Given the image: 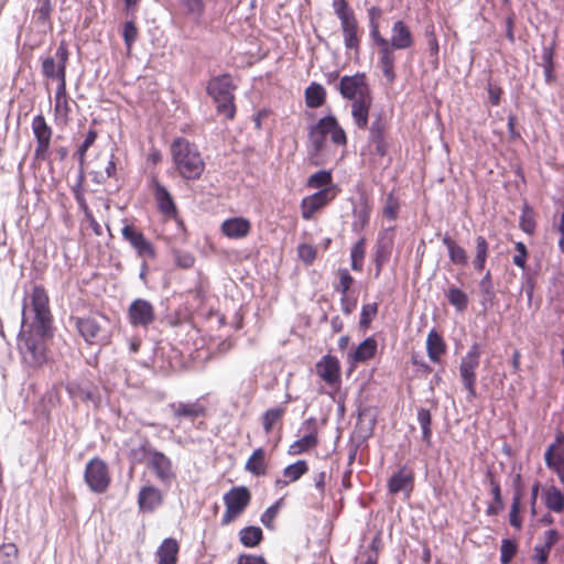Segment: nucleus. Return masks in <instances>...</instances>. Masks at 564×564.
Wrapping results in <instances>:
<instances>
[{"instance_id":"nucleus-34","label":"nucleus","mask_w":564,"mask_h":564,"mask_svg":"<svg viewBox=\"0 0 564 564\" xmlns=\"http://www.w3.org/2000/svg\"><path fill=\"white\" fill-rule=\"evenodd\" d=\"M442 242L444 246H446L449 260L453 264L462 267H466L468 264V256L466 250L455 240H453L448 235H445L442 238Z\"/></svg>"},{"instance_id":"nucleus-13","label":"nucleus","mask_w":564,"mask_h":564,"mask_svg":"<svg viewBox=\"0 0 564 564\" xmlns=\"http://www.w3.org/2000/svg\"><path fill=\"white\" fill-rule=\"evenodd\" d=\"M122 238L135 250L138 257L143 259H154L155 249L145 238L142 231L132 225H126L121 229Z\"/></svg>"},{"instance_id":"nucleus-18","label":"nucleus","mask_w":564,"mask_h":564,"mask_svg":"<svg viewBox=\"0 0 564 564\" xmlns=\"http://www.w3.org/2000/svg\"><path fill=\"white\" fill-rule=\"evenodd\" d=\"M394 241V232L392 228L384 229L377 241L375 264H376V276H378L382 270V267L389 261L392 252Z\"/></svg>"},{"instance_id":"nucleus-36","label":"nucleus","mask_w":564,"mask_h":564,"mask_svg":"<svg viewBox=\"0 0 564 564\" xmlns=\"http://www.w3.org/2000/svg\"><path fill=\"white\" fill-rule=\"evenodd\" d=\"M308 470V465L305 460H297L294 464L286 466L283 469L284 479H278L276 485L286 486L290 482L299 480Z\"/></svg>"},{"instance_id":"nucleus-37","label":"nucleus","mask_w":564,"mask_h":564,"mask_svg":"<svg viewBox=\"0 0 564 564\" xmlns=\"http://www.w3.org/2000/svg\"><path fill=\"white\" fill-rule=\"evenodd\" d=\"M245 469L253 476H262L267 471L265 451L259 447L248 458Z\"/></svg>"},{"instance_id":"nucleus-19","label":"nucleus","mask_w":564,"mask_h":564,"mask_svg":"<svg viewBox=\"0 0 564 564\" xmlns=\"http://www.w3.org/2000/svg\"><path fill=\"white\" fill-rule=\"evenodd\" d=\"M413 485L414 473L412 469L408 468L406 465L400 467L399 470L393 473L388 480V489L392 495L403 491L409 496L413 489Z\"/></svg>"},{"instance_id":"nucleus-35","label":"nucleus","mask_w":564,"mask_h":564,"mask_svg":"<svg viewBox=\"0 0 564 564\" xmlns=\"http://www.w3.org/2000/svg\"><path fill=\"white\" fill-rule=\"evenodd\" d=\"M545 507L555 513L564 511V495L554 485L545 488L542 492Z\"/></svg>"},{"instance_id":"nucleus-11","label":"nucleus","mask_w":564,"mask_h":564,"mask_svg":"<svg viewBox=\"0 0 564 564\" xmlns=\"http://www.w3.org/2000/svg\"><path fill=\"white\" fill-rule=\"evenodd\" d=\"M34 138L36 140V148L34 150V158L39 161H46L50 155L51 139L53 134L52 128L47 124L42 113L36 115L31 123Z\"/></svg>"},{"instance_id":"nucleus-4","label":"nucleus","mask_w":564,"mask_h":564,"mask_svg":"<svg viewBox=\"0 0 564 564\" xmlns=\"http://www.w3.org/2000/svg\"><path fill=\"white\" fill-rule=\"evenodd\" d=\"M171 154L180 175L185 180H198L204 170L205 162L196 144L184 138H177L171 145Z\"/></svg>"},{"instance_id":"nucleus-25","label":"nucleus","mask_w":564,"mask_h":564,"mask_svg":"<svg viewBox=\"0 0 564 564\" xmlns=\"http://www.w3.org/2000/svg\"><path fill=\"white\" fill-rule=\"evenodd\" d=\"M340 28L343 31L345 47L358 53L360 46V35L356 15L341 20Z\"/></svg>"},{"instance_id":"nucleus-6","label":"nucleus","mask_w":564,"mask_h":564,"mask_svg":"<svg viewBox=\"0 0 564 564\" xmlns=\"http://www.w3.org/2000/svg\"><path fill=\"white\" fill-rule=\"evenodd\" d=\"M225 512L223 514L220 524L223 527L230 524L239 518L249 506L251 494L245 486L232 487L224 495Z\"/></svg>"},{"instance_id":"nucleus-39","label":"nucleus","mask_w":564,"mask_h":564,"mask_svg":"<svg viewBox=\"0 0 564 564\" xmlns=\"http://www.w3.org/2000/svg\"><path fill=\"white\" fill-rule=\"evenodd\" d=\"M377 351V340L368 337L361 341L354 351L352 359L355 362H365L372 358Z\"/></svg>"},{"instance_id":"nucleus-26","label":"nucleus","mask_w":564,"mask_h":564,"mask_svg":"<svg viewBox=\"0 0 564 564\" xmlns=\"http://www.w3.org/2000/svg\"><path fill=\"white\" fill-rule=\"evenodd\" d=\"M372 95L351 102V117L359 129H366L369 121V111L372 106Z\"/></svg>"},{"instance_id":"nucleus-1","label":"nucleus","mask_w":564,"mask_h":564,"mask_svg":"<svg viewBox=\"0 0 564 564\" xmlns=\"http://www.w3.org/2000/svg\"><path fill=\"white\" fill-rule=\"evenodd\" d=\"M21 328L54 330L50 299L42 285H33L23 299Z\"/></svg>"},{"instance_id":"nucleus-64","label":"nucleus","mask_w":564,"mask_h":564,"mask_svg":"<svg viewBox=\"0 0 564 564\" xmlns=\"http://www.w3.org/2000/svg\"><path fill=\"white\" fill-rule=\"evenodd\" d=\"M555 43L552 42L550 45H544L541 54V63L542 67L554 66L553 57H554Z\"/></svg>"},{"instance_id":"nucleus-50","label":"nucleus","mask_w":564,"mask_h":564,"mask_svg":"<svg viewBox=\"0 0 564 564\" xmlns=\"http://www.w3.org/2000/svg\"><path fill=\"white\" fill-rule=\"evenodd\" d=\"M518 551V544L511 539H502L500 546V563L509 564Z\"/></svg>"},{"instance_id":"nucleus-60","label":"nucleus","mask_w":564,"mask_h":564,"mask_svg":"<svg viewBox=\"0 0 564 564\" xmlns=\"http://www.w3.org/2000/svg\"><path fill=\"white\" fill-rule=\"evenodd\" d=\"M299 258L306 264H312L316 258V249L312 245L302 243L297 247Z\"/></svg>"},{"instance_id":"nucleus-62","label":"nucleus","mask_w":564,"mask_h":564,"mask_svg":"<svg viewBox=\"0 0 564 564\" xmlns=\"http://www.w3.org/2000/svg\"><path fill=\"white\" fill-rule=\"evenodd\" d=\"M334 12L339 21L354 17V11L348 7L346 0H333Z\"/></svg>"},{"instance_id":"nucleus-44","label":"nucleus","mask_w":564,"mask_h":564,"mask_svg":"<svg viewBox=\"0 0 564 564\" xmlns=\"http://www.w3.org/2000/svg\"><path fill=\"white\" fill-rule=\"evenodd\" d=\"M317 444V437L315 433H310L304 435L302 438L295 441L289 449V453L292 455H297L303 452L308 451L310 448L315 447Z\"/></svg>"},{"instance_id":"nucleus-58","label":"nucleus","mask_w":564,"mask_h":564,"mask_svg":"<svg viewBox=\"0 0 564 564\" xmlns=\"http://www.w3.org/2000/svg\"><path fill=\"white\" fill-rule=\"evenodd\" d=\"M356 220L352 223V230L360 231L362 230L370 220V212L367 207L360 208L354 212Z\"/></svg>"},{"instance_id":"nucleus-27","label":"nucleus","mask_w":564,"mask_h":564,"mask_svg":"<svg viewBox=\"0 0 564 564\" xmlns=\"http://www.w3.org/2000/svg\"><path fill=\"white\" fill-rule=\"evenodd\" d=\"M251 225L249 220L242 217L227 219L221 225V231L231 239H240L246 237L250 231Z\"/></svg>"},{"instance_id":"nucleus-63","label":"nucleus","mask_w":564,"mask_h":564,"mask_svg":"<svg viewBox=\"0 0 564 564\" xmlns=\"http://www.w3.org/2000/svg\"><path fill=\"white\" fill-rule=\"evenodd\" d=\"M516 250H517V254L513 256V263L521 268V269H525V262H527V258H528V250H527V247L523 242L519 241L516 243Z\"/></svg>"},{"instance_id":"nucleus-21","label":"nucleus","mask_w":564,"mask_h":564,"mask_svg":"<svg viewBox=\"0 0 564 564\" xmlns=\"http://www.w3.org/2000/svg\"><path fill=\"white\" fill-rule=\"evenodd\" d=\"M388 44L397 50H408L414 44V35L409 25L398 20L392 24L391 37L388 39Z\"/></svg>"},{"instance_id":"nucleus-7","label":"nucleus","mask_w":564,"mask_h":564,"mask_svg":"<svg viewBox=\"0 0 564 564\" xmlns=\"http://www.w3.org/2000/svg\"><path fill=\"white\" fill-rule=\"evenodd\" d=\"M480 345L474 343L460 360L459 375L469 399L476 398V370L480 362Z\"/></svg>"},{"instance_id":"nucleus-47","label":"nucleus","mask_w":564,"mask_h":564,"mask_svg":"<svg viewBox=\"0 0 564 564\" xmlns=\"http://www.w3.org/2000/svg\"><path fill=\"white\" fill-rule=\"evenodd\" d=\"M333 182V176L330 171L321 170L316 173L312 174L307 180V186L310 188H326Z\"/></svg>"},{"instance_id":"nucleus-33","label":"nucleus","mask_w":564,"mask_h":564,"mask_svg":"<svg viewBox=\"0 0 564 564\" xmlns=\"http://www.w3.org/2000/svg\"><path fill=\"white\" fill-rule=\"evenodd\" d=\"M427 356L433 362H438L441 356L446 351V345L443 337L433 328L426 338Z\"/></svg>"},{"instance_id":"nucleus-10","label":"nucleus","mask_w":564,"mask_h":564,"mask_svg":"<svg viewBox=\"0 0 564 564\" xmlns=\"http://www.w3.org/2000/svg\"><path fill=\"white\" fill-rule=\"evenodd\" d=\"M69 58V51L65 41H62L54 56L42 58L41 72L47 79L55 80L66 74V66Z\"/></svg>"},{"instance_id":"nucleus-51","label":"nucleus","mask_w":564,"mask_h":564,"mask_svg":"<svg viewBox=\"0 0 564 564\" xmlns=\"http://www.w3.org/2000/svg\"><path fill=\"white\" fill-rule=\"evenodd\" d=\"M284 411L285 410L283 408H273L263 413L262 424L267 434L272 431L274 423L283 416Z\"/></svg>"},{"instance_id":"nucleus-41","label":"nucleus","mask_w":564,"mask_h":564,"mask_svg":"<svg viewBox=\"0 0 564 564\" xmlns=\"http://www.w3.org/2000/svg\"><path fill=\"white\" fill-rule=\"evenodd\" d=\"M476 256L473 261L474 268L477 271H482L485 268V263L488 257L489 246L485 237L477 236L476 237Z\"/></svg>"},{"instance_id":"nucleus-57","label":"nucleus","mask_w":564,"mask_h":564,"mask_svg":"<svg viewBox=\"0 0 564 564\" xmlns=\"http://www.w3.org/2000/svg\"><path fill=\"white\" fill-rule=\"evenodd\" d=\"M54 113L56 118H63L65 121L70 113V107L67 96L55 97Z\"/></svg>"},{"instance_id":"nucleus-49","label":"nucleus","mask_w":564,"mask_h":564,"mask_svg":"<svg viewBox=\"0 0 564 564\" xmlns=\"http://www.w3.org/2000/svg\"><path fill=\"white\" fill-rule=\"evenodd\" d=\"M382 15V10L379 7H371L368 9V18H369V29H370V37L371 40H376L381 37V33L379 30V19Z\"/></svg>"},{"instance_id":"nucleus-52","label":"nucleus","mask_w":564,"mask_h":564,"mask_svg":"<svg viewBox=\"0 0 564 564\" xmlns=\"http://www.w3.org/2000/svg\"><path fill=\"white\" fill-rule=\"evenodd\" d=\"M0 564H18V547L13 543L0 547Z\"/></svg>"},{"instance_id":"nucleus-31","label":"nucleus","mask_w":564,"mask_h":564,"mask_svg":"<svg viewBox=\"0 0 564 564\" xmlns=\"http://www.w3.org/2000/svg\"><path fill=\"white\" fill-rule=\"evenodd\" d=\"M154 449L148 440H142L139 443H131L128 451V458L131 464H142L150 462V456L154 453Z\"/></svg>"},{"instance_id":"nucleus-24","label":"nucleus","mask_w":564,"mask_h":564,"mask_svg":"<svg viewBox=\"0 0 564 564\" xmlns=\"http://www.w3.org/2000/svg\"><path fill=\"white\" fill-rule=\"evenodd\" d=\"M75 326L87 344H94L100 337L101 326L95 317H76Z\"/></svg>"},{"instance_id":"nucleus-2","label":"nucleus","mask_w":564,"mask_h":564,"mask_svg":"<svg viewBox=\"0 0 564 564\" xmlns=\"http://www.w3.org/2000/svg\"><path fill=\"white\" fill-rule=\"evenodd\" d=\"M327 135H330L335 145L345 147L347 144L346 132L336 117L328 115L321 118L316 123L308 127V155L315 165L322 164L321 156L326 148Z\"/></svg>"},{"instance_id":"nucleus-42","label":"nucleus","mask_w":564,"mask_h":564,"mask_svg":"<svg viewBox=\"0 0 564 564\" xmlns=\"http://www.w3.org/2000/svg\"><path fill=\"white\" fill-rule=\"evenodd\" d=\"M417 422L422 429V440L427 446L432 444V417L427 409L420 408L417 410Z\"/></svg>"},{"instance_id":"nucleus-54","label":"nucleus","mask_w":564,"mask_h":564,"mask_svg":"<svg viewBox=\"0 0 564 564\" xmlns=\"http://www.w3.org/2000/svg\"><path fill=\"white\" fill-rule=\"evenodd\" d=\"M138 28L133 21H127L123 25L122 36L127 50L130 52L138 37Z\"/></svg>"},{"instance_id":"nucleus-32","label":"nucleus","mask_w":564,"mask_h":564,"mask_svg":"<svg viewBox=\"0 0 564 564\" xmlns=\"http://www.w3.org/2000/svg\"><path fill=\"white\" fill-rule=\"evenodd\" d=\"M180 545L173 538L164 539L156 551L158 564H176Z\"/></svg>"},{"instance_id":"nucleus-3","label":"nucleus","mask_w":564,"mask_h":564,"mask_svg":"<svg viewBox=\"0 0 564 564\" xmlns=\"http://www.w3.org/2000/svg\"><path fill=\"white\" fill-rule=\"evenodd\" d=\"M54 330L21 328L19 334V350L24 365L32 369L43 367L47 360L48 341Z\"/></svg>"},{"instance_id":"nucleus-9","label":"nucleus","mask_w":564,"mask_h":564,"mask_svg":"<svg viewBox=\"0 0 564 564\" xmlns=\"http://www.w3.org/2000/svg\"><path fill=\"white\" fill-rule=\"evenodd\" d=\"M338 90L343 98L355 101L371 96V89L364 73L351 76H343L338 84Z\"/></svg>"},{"instance_id":"nucleus-23","label":"nucleus","mask_w":564,"mask_h":564,"mask_svg":"<svg viewBox=\"0 0 564 564\" xmlns=\"http://www.w3.org/2000/svg\"><path fill=\"white\" fill-rule=\"evenodd\" d=\"M163 502V495L160 489L154 486H144L138 495V505L143 512H153Z\"/></svg>"},{"instance_id":"nucleus-8","label":"nucleus","mask_w":564,"mask_h":564,"mask_svg":"<svg viewBox=\"0 0 564 564\" xmlns=\"http://www.w3.org/2000/svg\"><path fill=\"white\" fill-rule=\"evenodd\" d=\"M84 479L93 492H106L111 481L107 464L99 457L91 458L86 464Z\"/></svg>"},{"instance_id":"nucleus-30","label":"nucleus","mask_w":564,"mask_h":564,"mask_svg":"<svg viewBox=\"0 0 564 564\" xmlns=\"http://www.w3.org/2000/svg\"><path fill=\"white\" fill-rule=\"evenodd\" d=\"M545 466L564 484V449L547 447L544 453Z\"/></svg>"},{"instance_id":"nucleus-40","label":"nucleus","mask_w":564,"mask_h":564,"mask_svg":"<svg viewBox=\"0 0 564 564\" xmlns=\"http://www.w3.org/2000/svg\"><path fill=\"white\" fill-rule=\"evenodd\" d=\"M239 539L246 547H254L262 541L263 532L259 527H246L240 530Z\"/></svg>"},{"instance_id":"nucleus-28","label":"nucleus","mask_w":564,"mask_h":564,"mask_svg":"<svg viewBox=\"0 0 564 564\" xmlns=\"http://www.w3.org/2000/svg\"><path fill=\"white\" fill-rule=\"evenodd\" d=\"M487 481L490 486V494L492 502L488 505L486 514L489 517L498 516L505 509V502L501 495V487L499 481L495 479L494 474L488 470L486 474Z\"/></svg>"},{"instance_id":"nucleus-22","label":"nucleus","mask_w":564,"mask_h":564,"mask_svg":"<svg viewBox=\"0 0 564 564\" xmlns=\"http://www.w3.org/2000/svg\"><path fill=\"white\" fill-rule=\"evenodd\" d=\"M316 372L329 386L340 381V365L335 356H323L316 364Z\"/></svg>"},{"instance_id":"nucleus-43","label":"nucleus","mask_w":564,"mask_h":564,"mask_svg":"<svg viewBox=\"0 0 564 564\" xmlns=\"http://www.w3.org/2000/svg\"><path fill=\"white\" fill-rule=\"evenodd\" d=\"M446 299L451 305L455 306L458 312H463L467 308L468 296L460 289L452 285L446 292Z\"/></svg>"},{"instance_id":"nucleus-17","label":"nucleus","mask_w":564,"mask_h":564,"mask_svg":"<svg viewBox=\"0 0 564 564\" xmlns=\"http://www.w3.org/2000/svg\"><path fill=\"white\" fill-rule=\"evenodd\" d=\"M148 466L154 471L156 478L165 486H170L176 478L171 458L162 452L155 451L152 453Z\"/></svg>"},{"instance_id":"nucleus-61","label":"nucleus","mask_w":564,"mask_h":564,"mask_svg":"<svg viewBox=\"0 0 564 564\" xmlns=\"http://www.w3.org/2000/svg\"><path fill=\"white\" fill-rule=\"evenodd\" d=\"M187 14L200 15L204 10L202 0H177Z\"/></svg>"},{"instance_id":"nucleus-48","label":"nucleus","mask_w":564,"mask_h":564,"mask_svg":"<svg viewBox=\"0 0 564 564\" xmlns=\"http://www.w3.org/2000/svg\"><path fill=\"white\" fill-rule=\"evenodd\" d=\"M378 303H369L362 305L359 319V327L361 329L366 330L370 327L372 319L378 314Z\"/></svg>"},{"instance_id":"nucleus-46","label":"nucleus","mask_w":564,"mask_h":564,"mask_svg":"<svg viewBox=\"0 0 564 564\" xmlns=\"http://www.w3.org/2000/svg\"><path fill=\"white\" fill-rule=\"evenodd\" d=\"M425 35L427 37V46L431 57V63L436 68L438 66V52L440 45L435 34V28L433 24L426 26Z\"/></svg>"},{"instance_id":"nucleus-15","label":"nucleus","mask_w":564,"mask_h":564,"mask_svg":"<svg viewBox=\"0 0 564 564\" xmlns=\"http://www.w3.org/2000/svg\"><path fill=\"white\" fill-rule=\"evenodd\" d=\"M373 44L378 47L379 53V65L381 72L389 84H392L395 79L394 64H395V47L388 44V39L381 36L372 40Z\"/></svg>"},{"instance_id":"nucleus-12","label":"nucleus","mask_w":564,"mask_h":564,"mask_svg":"<svg viewBox=\"0 0 564 564\" xmlns=\"http://www.w3.org/2000/svg\"><path fill=\"white\" fill-rule=\"evenodd\" d=\"M387 131L388 121L382 113H378L369 127L368 142L372 153L380 158L388 153Z\"/></svg>"},{"instance_id":"nucleus-14","label":"nucleus","mask_w":564,"mask_h":564,"mask_svg":"<svg viewBox=\"0 0 564 564\" xmlns=\"http://www.w3.org/2000/svg\"><path fill=\"white\" fill-rule=\"evenodd\" d=\"M128 318L132 326L147 328L155 321L153 305L144 299H135L128 308Z\"/></svg>"},{"instance_id":"nucleus-56","label":"nucleus","mask_w":564,"mask_h":564,"mask_svg":"<svg viewBox=\"0 0 564 564\" xmlns=\"http://www.w3.org/2000/svg\"><path fill=\"white\" fill-rule=\"evenodd\" d=\"M338 275L339 282L335 286V290L340 294H347L355 280L347 269H339Z\"/></svg>"},{"instance_id":"nucleus-20","label":"nucleus","mask_w":564,"mask_h":564,"mask_svg":"<svg viewBox=\"0 0 564 564\" xmlns=\"http://www.w3.org/2000/svg\"><path fill=\"white\" fill-rule=\"evenodd\" d=\"M152 189L160 213L170 218L176 217V205L167 188L164 185H162L156 178H153Z\"/></svg>"},{"instance_id":"nucleus-29","label":"nucleus","mask_w":564,"mask_h":564,"mask_svg":"<svg viewBox=\"0 0 564 564\" xmlns=\"http://www.w3.org/2000/svg\"><path fill=\"white\" fill-rule=\"evenodd\" d=\"M170 408L173 411V414L177 419H189L194 421L195 419L199 416H204L206 409L204 405H202L199 402H178V403H172L170 404Z\"/></svg>"},{"instance_id":"nucleus-59","label":"nucleus","mask_w":564,"mask_h":564,"mask_svg":"<svg viewBox=\"0 0 564 564\" xmlns=\"http://www.w3.org/2000/svg\"><path fill=\"white\" fill-rule=\"evenodd\" d=\"M52 12L51 0H40L39 7L34 11V17L37 22L44 24L48 22Z\"/></svg>"},{"instance_id":"nucleus-5","label":"nucleus","mask_w":564,"mask_h":564,"mask_svg":"<svg viewBox=\"0 0 564 564\" xmlns=\"http://www.w3.org/2000/svg\"><path fill=\"white\" fill-rule=\"evenodd\" d=\"M235 88L229 74L213 77L206 87L207 94L216 104L217 113L229 120L234 119L236 115Z\"/></svg>"},{"instance_id":"nucleus-16","label":"nucleus","mask_w":564,"mask_h":564,"mask_svg":"<svg viewBox=\"0 0 564 564\" xmlns=\"http://www.w3.org/2000/svg\"><path fill=\"white\" fill-rule=\"evenodd\" d=\"M335 196V189L333 187H326L305 197L301 204L302 217L310 220L317 210L329 204Z\"/></svg>"},{"instance_id":"nucleus-55","label":"nucleus","mask_w":564,"mask_h":564,"mask_svg":"<svg viewBox=\"0 0 564 564\" xmlns=\"http://www.w3.org/2000/svg\"><path fill=\"white\" fill-rule=\"evenodd\" d=\"M399 208H400L399 202L395 198V196L393 195V193L388 194L387 198H386V204L383 207L384 217H387L391 220H395L398 217V214H399Z\"/></svg>"},{"instance_id":"nucleus-38","label":"nucleus","mask_w":564,"mask_h":564,"mask_svg":"<svg viewBox=\"0 0 564 564\" xmlns=\"http://www.w3.org/2000/svg\"><path fill=\"white\" fill-rule=\"evenodd\" d=\"M326 99V91L324 87L317 83H312L305 89V104L310 108L321 107Z\"/></svg>"},{"instance_id":"nucleus-53","label":"nucleus","mask_w":564,"mask_h":564,"mask_svg":"<svg viewBox=\"0 0 564 564\" xmlns=\"http://www.w3.org/2000/svg\"><path fill=\"white\" fill-rule=\"evenodd\" d=\"M281 506H282V499L278 500L276 502H274L272 506H270L262 514H261V522L262 524L267 528V529H270L272 530L274 527H273V522H274V519L276 518L280 509H281Z\"/></svg>"},{"instance_id":"nucleus-45","label":"nucleus","mask_w":564,"mask_h":564,"mask_svg":"<svg viewBox=\"0 0 564 564\" xmlns=\"http://www.w3.org/2000/svg\"><path fill=\"white\" fill-rule=\"evenodd\" d=\"M365 242H366V239L362 237L351 248V251H350L351 269L355 271L362 270L364 258L366 254Z\"/></svg>"}]
</instances>
